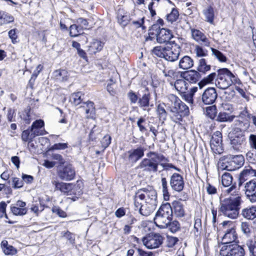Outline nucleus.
Wrapping results in <instances>:
<instances>
[{"label": "nucleus", "instance_id": "nucleus-12", "mask_svg": "<svg viewBox=\"0 0 256 256\" xmlns=\"http://www.w3.org/2000/svg\"><path fill=\"white\" fill-rule=\"evenodd\" d=\"M181 51L180 46L175 43H173L170 46L165 47L164 59L170 62L176 60L180 56Z\"/></svg>", "mask_w": 256, "mask_h": 256}, {"label": "nucleus", "instance_id": "nucleus-44", "mask_svg": "<svg viewBox=\"0 0 256 256\" xmlns=\"http://www.w3.org/2000/svg\"><path fill=\"white\" fill-rule=\"evenodd\" d=\"M179 16V12L177 9L173 8L170 12L166 15V20L168 22L173 24L176 22Z\"/></svg>", "mask_w": 256, "mask_h": 256}, {"label": "nucleus", "instance_id": "nucleus-56", "mask_svg": "<svg viewBox=\"0 0 256 256\" xmlns=\"http://www.w3.org/2000/svg\"><path fill=\"white\" fill-rule=\"evenodd\" d=\"M246 158L249 162L252 163H256V151H248L246 154Z\"/></svg>", "mask_w": 256, "mask_h": 256}, {"label": "nucleus", "instance_id": "nucleus-29", "mask_svg": "<svg viewBox=\"0 0 256 256\" xmlns=\"http://www.w3.org/2000/svg\"><path fill=\"white\" fill-rule=\"evenodd\" d=\"M170 84L174 86L175 88L180 93H184L188 88V84L184 78L177 80L174 83L170 82Z\"/></svg>", "mask_w": 256, "mask_h": 256}, {"label": "nucleus", "instance_id": "nucleus-62", "mask_svg": "<svg viewBox=\"0 0 256 256\" xmlns=\"http://www.w3.org/2000/svg\"><path fill=\"white\" fill-rule=\"evenodd\" d=\"M68 148L67 143H58L55 144L51 146L50 150H64Z\"/></svg>", "mask_w": 256, "mask_h": 256}, {"label": "nucleus", "instance_id": "nucleus-32", "mask_svg": "<svg viewBox=\"0 0 256 256\" xmlns=\"http://www.w3.org/2000/svg\"><path fill=\"white\" fill-rule=\"evenodd\" d=\"M150 98L149 92H145L142 97L138 98V104L140 107L143 108L144 110H146V108L150 106Z\"/></svg>", "mask_w": 256, "mask_h": 256}, {"label": "nucleus", "instance_id": "nucleus-35", "mask_svg": "<svg viewBox=\"0 0 256 256\" xmlns=\"http://www.w3.org/2000/svg\"><path fill=\"white\" fill-rule=\"evenodd\" d=\"M211 66L207 64L206 60L204 58H200L198 63L197 68L198 72L205 74L206 72L210 70Z\"/></svg>", "mask_w": 256, "mask_h": 256}, {"label": "nucleus", "instance_id": "nucleus-57", "mask_svg": "<svg viewBox=\"0 0 256 256\" xmlns=\"http://www.w3.org/2000/svg\"><path fill=\"white\" fill-rule=\"evenodd\" d=\"M52 210V212L56 214L60 217L66 218V212L58 206H53Z\"/></svg>", "mask_w": 256, "mask_h": 256}, {"label": "nucleus", "instance_id": "nucleus-33", "mask_svg": "<svg viewBox=\"0 0 256 256\" xmlns=\"http://www.w3.org/2000/svg\"><path fill=\"white\" fill-rule=\"evenodd\" d=\"M14 19V17L10 14L6 12L0 11V26L13 22Z\"/></svg>", "mask_w": 256, "mask_h": 256}, {"label": "nucleus", "instance_id": "nucleus-20", "mask_svg": "<svg viewBox=\"0 0 256 256\" xmlns=\"http://www.w3.org/2000/svg\"><path fill=\"white\" fill-rule=\"evenodd\" d=\"M181 77L190 83H196L200 78V74L196 70H190L182 72L180 74Z\"/></svg>", "mask_w": 256, "mask_h": 256}, {"label": "nucleus", "instance_id": "nucleus-54", "mask_svg": "<svg viewBox=\"0 0 256 256\" xmlns=\"http://www.w3.org/2000/svg\"><path fill=\"white\" fill-rule=\"evenodd\" d=\"M161 181H162V188L163 194H164V199L166 200V197H168V198L169 197L167 180H166V178H162Z\"/></svg>", "mask_w": 256, "mask_h": 256}, {"label": "nucleus", "instance_id": "nucleus-16", "mask_svg": "<svg viewBox=\"0 0 256 256\" xmlns=\"http://www.w3.org/2000/svg\"><path fill=\"white\" fill-rule=\"evenodd\" d=\"M184 182L182 176L178 173L173 174L170 176V186L172 190L180 192L184 188Z\"/></svg>", "mask_w": 256, "mask_h": 256}, {"label": "nucleus", "instance_id": "nucleus-7", "mask_svg": "<svg viewBox=\"0 0 256 256\" xmlns=\"http://www.w3.org/2000/svg\"><path fill=\"white\" fill-rule=\"evenodd\" d=\"M150 34L155 35L158 43L163 44L168 42L173 37L170 30L160 28L158 24H153L150 28Z\"/></svg>", "mask_w": 256, "mask_h": 256}, {"label": "nucleus", "instance_id": "nucleus-58", "mask_svg": "<svg viewBox=\"0 0 256 256\" xmlns=\"http://www.w3.org/2000/svg\"><path fill=\"white\" fill-rule=\"evenodd\" d=\"M158 3L157 2H156L154 0H152V2L148 5V9L150 10V14L152 16H154L156 14L154 8H156L158 6Z\"/></svg>", "mask_w": 256, "mask_h": 256}, {"label": "nucleus", "instance_id": "nucleus-22", "mask_svg": "<svg viewBox=\"0 0 256 256\" xmlns=\"http://www.w3.org/2000/svg\"><path fill=\"white\" fill-rule=\"evenodd\" d=\"M128 160L130 163H135L144 156V149L142 147L128 152Z\"/></svg>", "mask_w": 256, "mask_h": 256}, {"label": "nucleus", "instance_id": "nucleus-52", "mask_svg": "<svg viewBox=\"0 0 256 256\" xmlns=\"http://www.w3.org/2000/svg\"><path fill=\"white\" fill-rule=\"evenodd\" d=\"M167 228H168L169 230L173 233H174L180 230V224L176 220L170 222Z\"/></svg>", "mask_w": 256, "mask_h": 256}, {"label": "nucleus", "instance_id": "nucleus-31", "mask_svg": "<svg viewBox=\"0 0 256 256\" xmlns=\"http://www.w3.org/2000/svg\"><path fill=\"white\" fill-rule=\"evenodd\" d=\"M53 184L55 186L56 190H59L62 192L66 194L68 196V195L72 184L58 182L56 181H54Z\"/></svg>", "mask_w": 256, "mask_h": 256}, {"label": "nucleus", "instance_id": "nucleus-28", "mask_svg": "<svg viewBox=\"0 0 256 256\" xmlns=\"http://www.w3.org/2000/svg\"><path fill=\"white\" fill-rule=\"evenodd\" d=\"M117 19L118 23L123 28L128 24L130 20V15L125 14L122 10H118Z\"/></svg>", "mask_w": 256, "mask_h": 256}, {"label": "nucleus", "instance_id": "nucleus-34", "mask_svg": "<svg viewBox=\"0 0 256 256\" xmlns=\"http://www.w3.org/2000/svg\"><path fill=\"white\" fill-rule=\"evenodd\" d=\"M206 21L212 24L214 20V10L212 6H208L202 10Z\"/></svg>", "mask_w": 256, "mask_h": 256}, {"label": "nucleus", "instance_id": "nucleus-40", "mask_svg": "<svg viewBox=\"0 0 256 256\" xmlns=\"http://www.w3.org/2000/svg\"><path fill=\"white\" fill-rule=\"evenodd\" d=\"M212 56L216 58L220 62H225L227 61L226 56L223 54L220 51L214 48H210Z\"/></svg>", "mask_w": 256, "mask_h": 256}, {"label": "nucleus", "instance_id": "nucleus-59", "mask_svg": "<svg viewBox=\"0 0 256 256\" xmlns=\"http://www.w3.org/2000/svg\"><path fill=\"white\" fill-rule=\"evenodd\" d=\"M145 122L146 119L143 117L140 118L137 122V126L139 128L140 131L142 133L146 130V128L143 125V124Z\"/></svg>", "mask_w": 256, "mask_h": 256}, {"label": "nucleus", "instance_id": "nucleus-46", "mask_svg": "<svg viewBox=\"0 0 256 256\" xmlns=\"http://www.w3.org/2000/svg\"><path fill=\"white\" fill-rule=\"evenodd\" d=\"M34 138L30 128L24 130L22 134V139L24 142L32 141Z\"/></svg>", "mask_w": 256, "mask_h": 256}, {"label": "nucleus", "instance_id": "nucleus-8", "mask_svg": "<svg viewBox=\"0 0 256 256\" xmlns=\"http://www.w3.org/2000/svg\"><path fill=\"white\" fill-rule=\"evenodd\" d=\"M244 246H240L236 243L223 245L220 250L221 256H244Z\"/></svg>", "mask_w": 256, "mask_h": 256}, {"label": "nucleus", "instance_id": "nucleus-10", "mask_svg": "<svg viewBox=\"0 0 256 256\" xmlns=\"http://www.w3.org/2000/svg\"><path fill=\"white\" fill-rule=\"evenodd\" d=\"M163 237L159 234H150L142 239L144 244L149 249L158 248L163 242Z\"/></svg>", "mask_w": 256, "mask_h": 256}, {"label": "nucleus", "instance_id": "nucleus-37", "mask_svg": "<svg viewBox=\"0 0 256 256\" xmlns=\"http://www.w3.org/2000/svg\"><path fill=\"white\" fill-rule=\"evenodd\" d=\"M2 248L4 253L7 255H14L16 252V250L12 246L9 245L6 240H2L1 244Z\"/></svg>", "mask_w": 256, "mask_h": 256}, {"label": "nucleus", "instance_id": "nucleus-60", "mask_svg": "<svg viewBox=\"0 0 256 256\" xmlns=\"http://www.w3.org/2000/svg\"><path fill=\"white\" fill-rule=\"evenodd\" d=\"M218 78V74L212 72L207 76L204 78L202 81L206 84L211 83L216 78Z\"/></svg>", "mask_w": 256, "mask_h": 256}, {"label": "nucleus", "instance_id": "nucleus-38", "mask_svg": "<svg viewBox=\"0 0 256 256\" xmlns=\"http://www.w3.org/2000/svg\"><path fill=\"white\" fill-rule=\"evenodd\" d=\"M103 46V44L100 41L94 40L89 46V51L92 54H95L101 50Z\"/></svg>", "mask_w": 256, "mask_h": 256}, {"label": "nucleus", "instance_id": "nucleus-25", "mask_svg": "<svg viewBox=\"0 0 256 256\" xmlns=\"http://www.w3.org/2000/svg\"><path fill=\"white\" fill-rule=\"evenodd\" d=\"M234 136L231 137L230 142L234 149H237L242 146L246 141L244 134L232 132Z\"/></svg>", "mask_w": 256, "mask_h": 256}, {"label": "nucleus", "instance_id": "nucleus-23", "mask_svg": "<svg viewBox=\"0 0 256 256\" xmlns=\"http://www.w3.org/2000/svg\"><path fill=\"white\" fill-rule=\"evenodd\" d=\"M82 194V188L80 182H77L76 184H72V187L70 190L68 196H72L68 198L72 200V201H76L80 198Z\"/></svg>", "mask_w": 256, "mask_h": 256}, {"label": "nucleus", "instance_id": "nucleus-64", "mask_svg": "<svg viewBox=\"0 0 256 256\" xmlns=\"http://www.w3.org/2000/svg\"><path fill=\"white\" fill-rule=\"evenodd\" d=\"M76 22L79 26H80L82 30L86 29L88 26V22L86 19L82 18H80L77 19Z\"/></svg>", "mask_w": 256, "mask_h": 256}, {"label": "nucleus", "instance_id": "nucleus-48", "mask_svg": "<svg viewBox=\"0 0 256 256\" xmlns=\"http://www.w3.org/2000/svg\"><path fill=\"white\" fill-rule=\"evenodd\" d=\"M152 52L157 56L164 58L165 47H162L160 46H156L152 49Z\"/></svg>", "mask_w": 256, "mask_h": 256}, {"label": "nucleus", "instance_id": "nucleus-61", "mask_svg": "<svg viewBox=\"0 0 256 256\" xmlns=\"http://www.w3.org/2000/svg\"><path fill=\"white\" fill-rule=\"evenodd\" d=\"M128 97L132 104H135L138 102V98L136 94L133 91L130 90L128 93Z\"/></svg>", "mask_w": 256, "mask_h": 256}, {"label": "nucleus", "instance_id": "nucleus-11", "mask_svg": "<svg viewBox=\"0 0 256 256\" xmlns=\"http://www.w3.org/2000/svg\"><path fill=\"white\" fill-rule=\"evenodd\" d=\"M244 162V158L242 154L230 156L228 160L225 164L223 168L228 171H234L242 166Z\"/></svg>", "mask_w": 256, "mask_h": 256}, {"label": "nucleus", "instance_id": "nucleus-5", "mask_svg": "<svg viewBox=\"0 0 256 256\" xmlns=\"http://www.w3.org/2000/svg\"><path fill=\"white\" fill-rule=\"evenodd\" d=\"M238 79L227 68L218 70V78L216 79V86L222 90L226 89L232 84L238 83Z\"/></svg>", "mask_w": 256, "mask_h": 256}, {"label": "nucleus", "instance_id": "nucleus-9", "mask_svg": "<svg viewBox=\"0 0 256 256\" xmlns=\"http://www.w3.org/2000/svg\"><path fill=\"white\" fill-rule=\"evenodd\" d=\"M134 210H138L140 214L144 216H150L156 209L158 204L144 202V204L138 200L134 199Z\"/></svg>", "mask_w": 256, "mask_h": 256}, {"label": "nucleus", "instance_id": "nucleus-21", "mask_svg": "<svg viewBox=\"0 0 256 256\" xmlns=\"http://www.w3.org/2000/svg\"><path fill=\"white\" fill-rule=\"evenodd\" d=\"M237 238V234L234 228L228 229L222 238V244L225 245L235 243L234 242Z\"/></svg>", "mask_w": 256, "mask_h": 256}, {"label": "nucleus", "instance_id": "nucleus-42", "mask_svg": "<svg viewBox=\"0 0 256 256\" xmlns=\"http://www.w3.org/2000/svg\"><path fill=\"white\" fill-rule=\"evenodd\" d=\"M83 30L78 24H72L70 27V35L72 37H76L83 33Z\"/></svg>", "mask_w": 256, "mask_h": 256}, {"label": "nucleus", "instance_id": "nucleus-26", "mask_svg": "<svg viewBox=\"0 0 256 256\" xmlns=\"http://www.w3.org/2000/svg\"><path fill=\"white\" fill-rule=\"evenodd\" d=\"M235 128L234 132H242L244 134L250 127V122L248 120H240L238 118L234 121Z\"/></svg>", "mask_w": 256, "mask_h": 256}, {"label": "nucleus", "instance_id": "nucleus-30", "mask_svg": "<svg viewBox=\"0 0 256 256\" xmlns=\"http://www.w3.org/2000/svg\"><path fill=\"white\" fill-rule=\"evenodd\" d=\"M242 215L248 220H253L256 218V206L244 208Z\"/></svg>", "mask_w": 256, "mask_h": 256}, {"label": "nucleus", "instance_id": "nucleus-14", "mask_svg": "<svg viewBox=\"0 0 256 256\" xmlns=\"http://www.w3.org/2000/svg\"><path fill=\"white\" fill-rule=\"evenodd\" d=\"M210 145L212 150L216 154H220L222 152V134L220 132L217 131L212 134Z\"/></svg>", "mask_w": 256, "mask_h": 256}, {"label": "nucleus", "instance_id": "nucleus-55", "mask_svg": "<svg viewBox=\"0 0 256 256\" xmlns=\"http://www.w3.org/2000/svg\"><path fill=\"white\" fill-rule=\"evenodd\" d=\"M240 228L244 234L247 236L250 234L251 230L248 222H242L240 225Z\"/></svg>", "mask_w": 256, "mask_h": 256}, {"label": "nucleus", "instance_id": "nucleus-13", "mask_svg": "<svg viewBox=\"0 0 256 256\" xmlns=\"http://www.w3.org/2000/svg\"><path fill=\"white\" fill-rule=\"evenodd\" d=\"M244 194L246 198L252 203L256 202V180H252L244 184Z\"/></svg>", "mask_w": 256, "mask_h": 256}, {"label": "nucleus", "instance_id": "nucleus-24", "mask_svg": "<svg viewBox=\"0 0 256 256\" xmlns=\"http://www.w3.org/2000/svg\"><path fill=\"white\" fill-rule=\"evenodd\" d=\"M171 205L172 214L178 218L183 217L185 215V210L183 204L180 200L174 201Z\"/></svg>", "mask_w": 256, "mask_h": 256}, {"label": "nucleus", "instance_id": "nucleus-36", "mask_svg": "<svg viewBox=\"0 0 256 256\" xmlns=\"http://www.w3.org/2000/svg\"><path fill=\"white\" fill-rule=\"evenodd\" d=\"M21 119H22L26 124H29L32 120V113L31 108L30 106H28L24 110H23L20 115Z\"/></svg>", "mask_w": 256, "mask_h": 256}, {"label": "nucleus", "instance_id": "nucleus-45", "mask_svg": "<svg viewBox=\"0 0 256 256\" xmlns=\"http://www.w3.org/2000/svg\"><path fill=\"white\" fill-rule=\"evenodd\" d=\"M194 51L197 57L202 58L208 56V50L200 45H196Z\"/></svg>", "mask_w": 256, "mask_h": 256}, {"label": "nucleus", "instance_id": "nucleus-19", "mask_svg": "<svg viewBox=\"0 0 256 256\" xmlns=\"http://www.w3.org/2000/svg\"><path fill=\"white\" fill-rule=\"evenodd\" d=\"M44 121L41 119L35 120L32 124L30 128L32 132L33 135L35 137L44 136L47 134V132L44 128Z\"/></svg>", "mask_w": 256, "mask_h": 256}, {"label": "nucleus", "instance_id": "nucleus-2", "mask_svg": "<svg viewBox=\"0 0 256 256\" xmlns=\"http://www.w3.org/2000/svg\"><path fill=\"white\" fill-rule=\"evenodd\" d=\"M146 156L148 158L143 159L137 168L142 169L143 172L150 174L156 172L160 163L167 161L164 156L156 152H150L146 154Z\"/></svg>", "mask_w": 256, "mask_h": 256}, {"label": "nucleus", "instance_id": "nucleus-1", "mask_svg": "<svg viewBox=\"0 0 256 256\" xmlns=\"http://www.w3.org/2000/svg\"><path fill=\"white\" fill-rule=\"evenodd\" d=\"M221 178L222 186L227 188L224 192L230 196L220 200L219 212L225 216L236 219L238 216L242 203L241 194L236 188V183L232 182L233 178L231 174L225 172Z\"/></svg>", "mask_w": 256, "mask_h": 256}, {"label": "nucleus", "instance_id": "nucleus-63", "mask_svg": "<svg viewBox=\"0 0 256 256\" xmlns=\"http://www.w3.org/2000/svg\"><path fill=\"white\" fill-rule=\"evenodd\" d=\"M248 142L252 148L256 150V134H251L250 136Z\"/></svg>", "mask_w": 256, "mask_h": 256}, {"label": "nucleus", "instance_id": "nucleus-15", "mask_svg": "<svg viewBox=\"0 0 256 256\" xmlns=\"http://www.w3.org/2000/svg\"><path fill=\"white\" fill-rule=\"evenodd\" d=\"M218 98V93L214 88H208L204 90L202 95V100L205 104H212Z\"/></svg>", "mask_w": 256, "mask_h": 256}, {"label": "nucleus", "instance_id": "nucleus-47", "mask_svg": "<svg viewBox=\"0 0 256 256\" xmlns=\"http://www.w3.org/2000/svg\"><path fill=\"white\" fill-rule=\"evenodd\" d=\"M82 93L80 92L72 94L70 98V101L75 106L80 104L82 101Z\"/></svg>", "mask_w": 256, "mask_h": 256}, {"label": "nucleus", "instance_id": "nucleus-50", "mask_svg": "<svg viewBox=\"0 0 256 256\" xmlns=\"http://www.w3.org/2000/svg\"><path fill=\"white\" fill-rule=\"evenodd\" d=\"M11 211L16 216H24L27 212L26 208H20L16 206H12Z\"/></svg>", "mask_w": 256, "mask_h": 256}, {"label": "nucleus", "instance_id": "nucleus-3", "mask_svg": "<svg viewBox=\"0 0 256 256\" xmlns=\"http://www.w3.org/2000/svg\"><path fill=\"white\" fill-rule=\"evenodd\" d=\"M168 108L170 112L174 114V120L179 122L182 120V118L189 114L188 107L177 96L170 94L168 97Z\"/></svg>", "mask_w": 256, "mask_h": 256}, {"label": "nucleus", "instance_id": "nucleus-41", "mask_svg": "<svg viewBox=\"0 0 256 256\" xmlns=\"http://www.w3.org/2000/svg\"><path fill=\"white\" fill-rule=\"evenodd\" d=\"M162 72L164 76L167 78L168 82H170L172 79H174L177 76V72L173 69L164 68L162 70Z\"/></svg>", "mask_w": 256, "mask_h": 256}, {"label": "nucleus", "instance_id": "nucleus-27", "mask_svg": "<svg viewBox=\"0 0 256 256\" xmlns=\"http://www.w3.org/2000/svg\"><path fill=\"white\" fill-rule=\"evenodd\" d=\"M194 64V60L191 57L184 56L180 60L178 67L180 69L186 70L192 68Z\"/></svg>", "mask_w": 256, "mask_h": 256}, {"label": "nucleus", "instance_id": "nucleus-6", "mask_svg": "<svg viewBox=\"0 0 256 256\" xmlns=\"http://www.w3.org/2000/svg\"><path fill=\"white\" fill-rule=\"evenodd\" d=\"M145 200L146 202L158 204L157 192L154 188L150 186L139 189L136 192L134 199Z\"/></svg>", "mask_w": 256, "mask_h": 256}, {"label": "nucleus", "instance_id": "nucleus-53", "mask_svg": "<svg viewBox=\"0 0 256 256\" xmlns=\"http://www.w3.org/2000/svg\"><path fill=\"white\" fill-rule=\"evenodd\" d=\"M157 112L160 119L163 120H165L166 119L167 113L164 109V104H158L157 108Z\"/></svg>", "mask_w": 256, "mask_h": 256}, {"label": "nucleus", "instance_id": "nucleus-18", "mask_svg": "<svg viewBox=\"0 0 256 256\" xmlns=\"http://www.w3.org/2000/svg\"><path fill=\"white\" fill-rule=\"evenodd\" d=\"M190 31L192 38L196 42L204 46H210V42L204 33L199 30L195 28H191Z\"/></svg>", "mask_w": 256, "mask_h": 256}, {"label": "nucleus", "instance_id": "nucleus-39", "mask_svg": "<svg viewBox=\"0 0 256 256\" xmlns=\"http://www.w3.org/2000/svg\"><path fill=\"white\" fill-rule=\"evenodd\" d=\"M244 246L249 250L250 254L252 256H256V241L249 238L246 240Z\"/></svg>", "mask_w": 256, "mask_h": 256}, {"label": "nucleus", "instance_id": "nucleus-51", "mask_svg": "<svg viewBox=\"0 0 256 256\" xmlns=\"http://www.w3.org/2000/svg\"><path fill=\"white\" fill-rule=\"evenodd\" d=\"M86 112L87 114H90V116L93 117L95 114V108L94 103L90 101H88L86 102Z\"/></svg>", "mask_w": 256, "mask_h": 256}, {"label": "nucleus", "instance_id": "nucleus-17", "mask_svg": "<svg viewBox=\"0 0 256 256\" xmlns=\"http://www.w3.org/2000/svg\"><path fill=\"white\" fill-rule=\"evenodd\" d=\"M59 178L64 180H70L75 176V170L72 165L68 164L60 168L58 172Z\"/></svg>", "mask_w": 256, "mask_h": 256}, {"label": "nucleus", "instance_id": "nucleus-49", "mask_svg": "<svg viewBox=\"0 0 256 256\" xmlns=\"http://www.w3.org/2000/svg\"><path fill=\"white\" fill-rule=\"evenodd\" d=\"M206 114L211 119H214L216 117V106H208L206 108Z\"/></svg>", "mask_w": 256, "mask_h": 256}, {"label": "nucleus", "instance_id": "nucleus-43", "mask_svg": "<svg viewBox=\"0 0 256 256\" xmlns=\"http://www.w3.org/2000/svg\"><path fill=\"white\" fill-rule=\"evenodd\" d=\"M235 117V116L230 115L226 112H220L217 116L216 120L221 122H230L233 120Z\"/></svg>", "mask_w": 256, "mask_h": 256}, {"label": "nucleus", "instance_id": "nucleus-4", "mask_svg": "<svg viewBox=\"0 0 256 256\" xmlns=\"http://www.w3.org/2000/svg\"><path fill=\"white\" fill-rule=\"evenodd\" d=\"M172 218L171 205L166 202L162 204L156 214L154 222L160 228H167Z\"/></svg>", "mask_w": 256, "mask_h": 256}]
</instances>
